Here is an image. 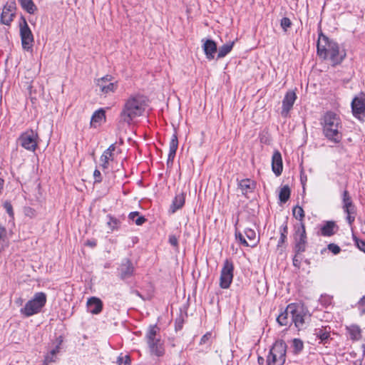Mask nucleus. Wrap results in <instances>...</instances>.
<instances>
[{
	"label": "nucleus",
	"instance_id": "nucleus-1",
	"mask_svg": "<svg viewBox=\"0 0 365 365\" xmlns=\"http://www.w3.org/2000/svg\"><path fill=\"white\" fill-rule=\"evenodd\" d=\"M317 53L321 58L330 60L333 65L339 64L346 56V52L340 50L336 42L322 34L319 35Z\"/></svg>",
	"mask_w": 365,
	"mask_h": 365
},
{
	"label": "nucleus",
	"instance_id": "nucleus-2",
	"mask_svg": "<svg viewBox=\"0 0 365 365\" xmlns=\"http://www.w3.org/2000/svg\"><path fill=\"white\" fill-rule=\"evenodd\" d=\"M324 135L330 141L338 143L342 138L341 121L339 116L331 111L327 112L321 120Z\"/></svg>",
	"mask_w": 365,
	"mask_h": 365
},
{
	"label": "nucleus",
	"instance_id": "nucleus-3",
	"mask_svg": "<svg viewBox=\"0 0 365 365\" xmlns=\"http://www.w3.org/2000/svg\"><path fill=\"white\" fill-rule=\"evenodd\" d=\"M287 345L282 341H276L267 357V365H283L285 362Z\"/></svg>",
	"mask_w": 365,
	"mask_h": 365
},
{
	"label": "nucleus",
	"instance_id": "nucleus-4",
	"mask_svg": "<svg viewBox=\"0 0 365 365\" xmlns=\"http://www.w3.org/2000/svg\"><path fill=\"white\" fill-rule=\"evenodd\" d=\"M137 118V98L130 96L125 103L120 115V121L131 125L135 123Z\"/></svg>",
	"mask_w": 365,
	"mask_h": 365
},
{
	"label": "nucleus",
	"instance_id": "nucleus-5",
	"mask_svg": "<svg viewBox=\"0 0 365 365\" xmlns=\"http://www.w3.org/2000/svg\"><path fill=\"white\" fill-rule=\"evenodd\" d=\"M293 309H289V312H292V323L299 330L305 327L309 322L310 314L307 309L301 304H293Z\"/></svg>",
	"mask_w": 365,
	"mask_h": 365
},
{
	"label": "nucleus",
	"instance_id": "nucleus-6",
	"mask_svg": "<svg viewBox=\"0 0 365 365\" xmlns=\"http://www.w3.org/2000/svg\"><path fill=\"white\" fill-rule=\"evenodd\" d=\"M46 302V296L43 292H38L34 297L29 300L21 309V314L26 317L32 316L40 312Z\"/></svg>",
	"mask_w": 365,
	"mask_h": 365
},
{
	"label": "nucleus",
	"instance_id": "nucleus-7",
	"mask_svg": "<svg viewBox=\"0 0 365 365\" xmlns=\"http://www.w3.org/2000/svg\"><path fill=\"white\" fill-rule=\"evenodd\" d=\"M19 26L22 48L25 51H30L32 50L34 38L31 30L24 16L21 17Z\"/></svg>",
	"mask_w": 365,
	"mask_h": 365
},
{
	"label": "nucleus",
	"instance_id": "nucleus-8",
	"mask_svg": "<svg viewBox=\"0 0 365 365\" xmlns=\"http://www.w3.org/2000/svg\"><path fill=\"white\" fill-rule=\"evenodd\" d=\"M233 263L230 260L226 259L220 273V286L222 289L230 287L233 279Z\"/></svg>",
	"mask_w": 365,
	"mask_h": 365
},
{
	"label": "nucleus",
	"instance_id": "nucleus-9",
	"mask_svg": "<svg viewBox=\"0 0 365 365\" xmlns=\"http://www.w3.org/2000/svg\"><path fill=\"white\" fill-rule=\"evenodd\" d=\"M96 86L98 88L99 91L105 95L114 93L118 88L117 81H115L110 75L96 79Z\"/></svg>",
	"mask_w": 365,
	"mask_h": 365
},
{
	"label": "nucleus",
	"instance_id": "nucleus-10",
	"mask_svg": "<svg viewBox=\"0 0 365 365\" xmlns=\"http://www.w3.org/2000/svg\"><path fill=\"white\" fill-rule=\"evenodd\" d=\"M38 134L33 130L22 133L19 140L21 145L27 150L34 151L38 145Z\"/></svg>",
	"mask_w": 365,
	"mask_h": 365
},
{
	"label": "nucleus",
	"instance_id": "nucleus-11",
	"mask_svg": "<svg viewBox=\"0 0 365 365\" xmlns=\"http://www.w3.org/2000/svg\"><path fill=\"white\" fill-rule=\"evenodd\" d=\"M16 4L14 0H10L6 2L2 9L1 14V23L2 24L10 26L16 16Z\"/></svg>",
	"mask_w": 365,
	"mask_h": 365
},
{
	"label": "nucleus",
	"instance_id": "nucleus-12",
	"mask_svg": "<svg viewBox=\"0 0 365 365\" xmlns=\"http://www.w3.org/2000/svg\"><path fill=\"white\" fill-rule=\"evenodd\" d=\"M245 234L250 242H247L245 240L241 232L237 231L235 232L236 239L239 240L240 242L245 246L251 247H255L259 242V238L257 237L255 231L251 228H246L245 230Z\"/></svg>",
	"mask_w": 365,
	"mask_h": 365
},
{
	"label": "nucleus",
	"instance_id": "nucleus-13",
	"mask_svg": "<svg viewBox=\"0 0 365 365\" xmlns=\"http://www.w3.org/2000/svg\"><path fill=\"white\" fill-rule=\"evenodd\" d=\"M343 208L344 212L347 214L346 220L349 225L354 221L356 210L355 207L352 203L351 197L348 192L344 190L343 192Z\"/></svg>",
	"mask_w": 365,
	"mask_h": 365
},
{
	"label": "nucleus",
	"instance_id": "nucleus-14",
	"mask_svg": "<svg viewBox=\"0 0 365 365\" xmlns=\"http://www.w3.org/2000/svg\"><path fill=\"white\" fill-rule=\"evenodd\" d=\"M295 249L297 252H302L305 250L307 244V236L305 226L303 222L300 223V227L295 232Z\"/></svg>",
	"mask_w": 365,
	"mask_h": 365
},
{
	"label": "nucleus",
	"instance_id": "nucleus-15",
	"mask_svg": "<svg viewBox=\"0 0 365 365\" xmlns=\"http://www.w3.org/2000/svg\"><path fill=\"white\" fill-rule=\"evenodd\" d=\"M351 108L355 117L361 118L365 113V98L364 95L355 97L351 102Z\"/></svg>",
	"mask_w": 365,
	"mask_h": 365
},
{
	"label": "nucleus",
	"instance_id": "nucleus-16",
	"mask_svg": "<svg viewBox=\"0 0 365 365\" xmlns=\"http://www.w3.org/2000/svg\"><path fill=\"white\" fill-rule=\"evenodd\" d=\"M296 98L297 96L295 92L289 91L286 93L282 101V109L281 112V114L283 117H287L289 112L292 108Z\"/></svg>",
	"mask_w": 365,
	"mask_h": 365
},
{
	"label": "nucleus",
	"instance_id": "nucleus-17",
	"mask_svg": "<svg viewBox=\"0 0 365 365\" xmlns=\"http://www.w3.org/2000/svg\"><path fill=\"white\" fill-rule=\"evenodd\" d=\"M115 144H112L109 146L108 149H106L100 158L101 166L103 169H107L109 166V163L113 161L115 158Z\"/></svg>",
	"mask_w": 365,
	"mask_h": 365
},
{
	"label": "nucleus",
	"instance_id": "nucleus-18",
	"mask_svg": "<svg viewBox=\"0 0 365 365\" xmlns=\"http://www.w3.org/2000/svg\"><path fill=\"white\" fill-rule=\"evenodd\" d=\"M202 49L205 52L206 58L208 60H212L217 52V45L215 42L211 39H202Z\"/></svg>",
	"mask_w": 365,
	"mask_h": 365
},
{
	"label": "nucleus",
	"instance_id": "nucleus-19",
	"mask_svg": "<svg viewBox=\"0 0 365 365\" xmlns=\"http://www.w3.org/2000/svg\"><path fill=\"white\" fill-rule=\"evenodd\" d=\"M148 346H153L154 341L161 339L160 328L157 325H151L148 327L145 335Z\"/></svg>",
	"mask_w": 365,
	"mask_h": 365
},
{
	"label": "nucleus",
	"instance_id": "nucleus-20",
	"mask_svg": "<svg viewBox=\"0 0 365 365\" xmlns=\"http://www.w3.org/2000/svg\"><path fill=\"white\" fill-rule=\"evenodd\" d=\"M106 120V111L103 108H100L93 113L91 120V126L96 128L104 123Z\"/></svg>",
	"mask_w": 365,
	"mask_h": 365
},
{
	"label": "nucleus",
	"instance_id": "nucleus-21",
	"mask_svg": "<svg viewBox=\"0 0 365 365\" xmlns=\"http://www.w3.org/2000/svg\"><path fill=\"white\" fill-rule=\"evenodd\" d=\"M293 304H289L286 309L278 316L277 321L281 326H287L292 323V312H289V309H293Z\"/></svg>",
	"mask_w": 365,
	"mask_h": 365
},
{
	"label": "nucleus",
	"instance_id": "nucleus-22",
	"mask_svg": "<svg viewBox=\"0 0 365 365\" xmlns=\"http://www.w3.org/2000/svg\"><path fill=\"white\" fill-rule=\"evenodd\" d=\"M62 341V338L59 337L58 345L45 356L43 361L45 365H50L51 363L56 361L57 354L60 351V346Z\"/></svg>",
	"mask_w": 365,
	"mask_h": 365
},
{
	"label": "nucleus",
	"instance_id": "nucleus-23",
	"mask_svg": "<svg viewBox=\"0 0 365 365\" xmlns=\"http://www.w3.org/2000/svg\"><path fill=\"white\" fill-rule=\"evenodd\" d=\"M272 168L276 175H279L282 171V159L279 151H275L272 155Z\"/></svg>",
	"mask_w": 365,
	"mask_h": 365
},
{
	"label": "nucleus",
	"instance_id": "nucleus-24",
	"mask_svg": "<svg viewBox=\"0 0 365 365\" xmlns=\"http://www.w3.org/2000/svg\"><path fill=\"white\" fill-rule=\"evenodd\" d=\"M185 202V195L184 193L181 192L176 195L170 205L169 212L172 214L175 213L177 210L183 207Z\"/></svg>",
	"mask_w": 365,
	"mask_h": 365
},
{
	"label": "nucleus",
	"instance_id": "nucleus-25",
	"mask_svg": "<svg viewBox=\"0 0 365 365\" xmlns=\"http://www.w3.org/2000/svg\"><path fill=\"white\" fill-rule=\"evenodd\" d=\"M151 354L160 357L165 354L164 341L161 339L155 340L153 343V346H148Z\"/></svg>",
	"mask_w": 365,
	"mask_h": 365
},
{
	"label": "nucleus",
	"instance_id": "nucleus-26",
	"mask_svg": "<svg viewBox=\"0 0 365 365\" xmlns=\"http://www.w3.org/2000/svg\"><path fill=\"white\" fill-rule=\"evenodd\" d=\"M87 307L91 313L97 314L101 312L103 304L98 298L91 297L87 302Z\"/></svg>",
	"mask_w": 365,
	"mask_h": 365
},
{
	"label": "nucleus",
	"instance_id": "nucleus-27",
	"mask_svg": "<svg viewBox=\"0 0 365 365\" xmlns=\"http://www.w3.org/2000/svg\"><path fill=\"white\" fill-rule=\"evenodd\" d=\"M255 182L250 179H243L240 181L239 187L244 195L252 192L255 188Z\"/></svg>",
	"mask_w": 365,
	"mask_h": 365
},
{
	"label": "nucleus",
	"instance_id": "nucleus-28",
	"mask_svg": "<svg viewBox=\"0 0 365 365\" xmlns=\"http://www.w3.org/2000/svg\"><path fill=\"white\" fill-rule=\"evenodd\" d=\"M336 224L332 221L327 222L321 228V234L323 236H331L336 230Z\"/></svg>",
	"mask_w": 365,
	"mask_h": 365
},
{
	"label": "nucleus",
	"instance_id": "nucleus-29",
	"mask_svg": "<svg viewBox=\"0 0 365 365\" xmlns=\"http://www.w3.org/2000/svg\"><path fill=\"white\" fill-rule=\"evenodd\" d=\"M20 5L26 11L30 14H34L37 11V6L32 0H18Z\"/></svg>",
	"mask_w": 365,
	"mask_h": 365
},
{
	"label": "nucleus",
	"instance_id": "nucleus-30",
	"mask_svg": "<svg viewBox=\"0 0 365 365\" xmlns=\"http://www.w3.org/2000/svg\"><path fill=\"white\" fill-rule=\"evenodd\" d=\"M178 146V140L176 135H173L169 145L168 160L173 161Z\"/></svg>",
	"mask_w": 365,
	"mask_h": 365
},
{
	"label": "nucleus",
	"instance_id": "nucleus-31",
	"mask_svg": "<svg viewBox=\"0 0 365 365\" xmlns=\"http://www.w3.org/2000/svg\"><path fill=\"white\" fill-rule=\"evenodd\" d=\"M234 43V41H230L220 46L218 49L217 58H222L227 55L232 51Z\"/></svg>",
	"mask_w": 365,
	"mask_h": 365
},
{
	"label": "nucleus",
	"instance_id": "nucleus-32",
	"mask_svg": "<svg viewBox=\"0 0 365 365\" xmlns=\"http://www.w3.org/2000/svg\"><path fill=\"white\" fill-rule=\"evenodd\" d=\"M290 188L288 185L283 186L279 191V198L281 202H286L290 197Z\"/></svg>",
	"mask_w": 365,
	"mask_h": 365
},
{
	"label": "nucleus",
	"instance_id": "nucleus-33",
	"mask_svg": "<svg viewBox=\"0 0 365 365\" xmlns=\"http://www.w3.org/2000/svg\"><path fill=\"white\" fill-rule=\"evenodd\" d=\"M350 337L353 340H358L361 336V329L358 326L351 325L347 327Z\"/></svg>",
	"mask_w": 365,
	"mask_h": 365
},
{
	"label": "nucleus",
	"instance_id": "nucleus-34",
	"mask_svg": "<svg viewBox=\"0 0 365 365\" xmlns=\"http://www.w3.org/2000/svg\"><path fill=\"white\" fill-rule=\"evenodd\" d=\"M120 222L111 217L108 216V221H107V225H108V232H112L115 230H117L119 227Z\"/></svg>",
	"mask_w": 365,
	"mask_h": 365
},
{
	"label": "nucleus",
	"instance_id": "nucleus-35",
	"mask_svg": "<svg viewBox=\"0 0 365 365\" xmlns=\"http://www.w3.org/2000/svg\"><path fill=\"white\" fill-rule=\"evenodd\" d=\"M292 213L294 217L299 220L302 222H303V220L304 218V212L302 207L297 205L293 208Z\"/></svg>",
	"mask_w": 365,
	"mask_h": 365
},
{
	"label": "nucleus",
	"instance_id": "nucleus-36",
	"mask_svg": "<svg viewBox=\"0 0 365 365\" xmlns=\"http://www.w3.org/2000/svg\"><path fill=\"white\" fill-rule=\"evenodd\" d=\"M212 339V332H210V331L207 332L201 337L200 341V344L210 346L211 344Z\"/></svg>",
	"mask_w": 365,
	"mask_h": 365
},
{
	"label": "nucleus",
	"instance_id": "nucleus-37",
	"mask_svg": "<svg viewBox=\"0 0 365 365\" xmlns=\"http://www.w3.org/2000/svg\"><path fill=\"white\" fill-rule=\"evenodd\" d=\"M117 364L118 365H130V358L128 355H120L117 359Z\"/></svg>",
	"mask_w": 365,
	"mask_h": 365
},
{
	"label": "nucleus",
	"instance_id": "nucleus-38",
	"mask_svg": "<svg viewBox=\"0 0 365 365\" xmlns=\"http://www.w3.org/2000/svg\"><path fill=\"white\" fill-rule=\"evenodd\" d=\"M153 294V287L151 284H149L148 289L145 294H139L138 296H140L143 300H149L151 299Z\"/></svg>",
	"mask_w": 365,
	"mask_h": 365
},
{
	"label": "nucleus",
	"instance_id": "nucleus-39",
	"mask_svg": "<svg viewBox=\"0 0 365 365\" xmlns=\"http://www.w3.org/2000/svg\"><path fill=\"white\" fill-rule=\"evenodd\" d=\"M292 346L296 352H299L303 349V342L298 339H294L292 341Z\"/></svg>",
	"mask_w": 365,
	"mask_h": 365
},
{
	"label": "nucleus",
	"instance_id": "nucleus-40",
	"mask_svg": "<svg viewBox=\"0 0 365 365\" xmlns=\"http://www.w3.org/2000/svg\"><path fill=\"white\" fill-rule=\"evenodd\" d=\"M3 206L6 210V212L9 215V216L14 217V210L11 202L9 201H6L4 202Z\"/></svg>",
	"mask_w": 365,
	"mask_h": 365
},
{
	"label": "nucleus",
	"instance_id": "nucleus-41",
	"mask_svg": "<svg viewBox=\"0 0 365 365\" xmlns=\"http://www.w3.org/2000/svg\"><path fill=\"white\" fill-rule=\"evenodd\" d=\"M281 237H280V240H279V242H284L286 237H287V223H285L284 225L282 226L281 227Z\"/></svg>",
	"mask_w": 365,
	"mask_h": 365
},
{
	"label": "nucleus",
	"instance_id": "nucleus-42",
	"mask_svg": "<svg viewBox=\"0 0 365 365\" xmlns=\"http://www.w3.org/2000/svg\"><path fill=\"white\" fill-rule=\"evenodd\" d=\"M291 26V21L289 18L284 17L282 18L281 20V26L284 31H287V29L290 27Z\"/></svg>",
	"mask_w": 365,
	"mask_h": 365
},
{
	"label": "nucleus",
	"instance_id": "nucleus-43",
	"mask_svg": "<svg viewBox=\"0 0 365 365\" xmlns=\"http://www.w3.org/2000/svg\"><path fill=\"white\" fill-rule=\"evenodd\" d=\"M328 249L329 251H331L332 253H334V255H336L338 253H339L340 252V247L335 245V244H329L328 245Z\"/></svg>",
	"mask_w": 365,
	"mask_h": 365
},
{
	"label": "nucleus",
	"instance_id": "nucleus-44",
	"mask_svg": "<svg viewBox=\"0 0 365 365\" xmlns=\"http://www.w3.org/2000/svg\"><path fill=\"white\" fill-rule=\"evenodd\" d=\"M24 213L26 216L32 218L36 216V211L34 209L31 207H26L24 210Z\"/></svg>",
	"mask_w": 365,
	"mask_h": 365
},
{
	"label": "nucleus",
	"instance_id": "nucleus-45",
	"mask_svg": "<svg viewBox=\"0 0 365 365\" xmlns=\"http://www.w3.org/2000/svg\"><path fill=\"white\" fill-rule=\"evenodd\" d=\"M317 335L319 337L322 341L327 340L329 336V333L323 332L322 330H319V332L317 333Z\"/></svg>",
	"mask_w": 365,
	"mask_h": 365
},
{
	"label": "nucleus",
	"instance_id": "nucleus-46",
	"mask_svg": "<svg viewBox=\"0 0 365 365\" xmlns=\"http://www.w3.org/2000/svg\"><path fill=\"white\" fill-rule=\"evenodd\" d=\"M356 244L357 247L365 253V241L361 240H356Z\"/></svg>",
	"mask_w": 365,
	"mask_h": 365
},
{
	"label": "nucleus",
	"instance_id": "nucleus-47",
	"mask_svg": "<svg viewBox=\"0 0 365 365\" xmlns=\"http://www.w3.org/2000/svg\"><path fill=\"white\" fill-rule=\"evenodd\" d=\"M6 237V228L0 225V240H4Z\"/></svg>",
	"mask_w": 365,
	"mask_h": 365
},
{
	"label": "nucleus",
	"instance_id": "nucleus-48",
	"mask_svg": "<svg viewBox=\"0 0 365 365\" xmlns=\"http://www.w3.org/2000/svg\"><path fill=\"white\" fill-rule=\"evenodd\" d=\"M169 242L173 246L176 247L178 245V239H177V237L175 236H174V235L170 236V237H169Z\"/></svg>",
	"mask_w": 365,
	"mask_h": 365
},
{
	"label": "nucleus",
	"instance_id": "nucleus-49",
	"mask_svg": "<svg viewBox=\"0 0 365 365\" xmlns=\"http://www.w3.org/2000/svg\"><path fill=\"white\" fill-rule=\"evenodd\" d=\"M93 176L96 182H101V172L98 170H96L93 173Z\"/></svg>",
	"mask_w": 365,
	"mask_h": 365
},
{
	"label": "nucleus",
	"instance_id": "nucleus-50",
	"mask_svg": "<svg viewBox=\"0 0 365 365\" xmlns=\"http://www.w3.org/2000/svg\"><path fill=\"white\" fill-rule=\"evenodd\" d=\"M359 305L362 308L365 306V296H364L359 302Z\"/></svg>",
	"mask_w": 365,
	"mask_h": 365
},
{
	"label": "nucleus",
	"instance_id": "nucleus-51",
	"mask_svg": "<svg viewBox=\"0 0 365 365\" xmlns=\"http://www.w3.org/2000/svg\"><path fill=\"white\" fill-rule=\"evenodd\" d=\"M145 219L144 217L138 216V225H142L143 223L145 222Z\"/></svg>",
	"mask_w": 365,
	"mask_h": 365
},
{
	"label": "nucleus",
	"instance_id": "nucleus-52",
	"mask_svg": "<svg viewBox=\"0 0 365 365\" xmlns=\"http://www.w3.org/2000/svg\"><path fill=\"white\" fill-rule=\"evenodd\" d=\"M136 216H137V212H130V215H129V217H130L131 220H134V218H135V217H136Z\"/></svg>",
	"mask_w": 365,
	"mask_h": 365
},
{
	"label": "nucleus",
	"instance_id": "nucleus-53",
	"mask_svg": "<svg viewBox=\"0 0 365 365\" xmlns=\"http://www.w3.org/2000/svg\"><path fill=\"white\" fill-rule=\"evenodd\" d=\"M128 272H126L125 274H123V277H125L127 274H130L132 272V270H130V267H128Z\"/></svg>",
	"mask_w": 365,
	"mask_h": 365
},
{
	"label": "nucleus",
	"instance_id": "nucleus-54",
	"mask_svg": "<svg viewBox=\"0 0 365 365\" xmlns=\"http://www.w3.org/2000/svg\"><path fill=\"white\" fill-rule=\"evenodd\" d=\"M86 245H89V246H91V247H94V246H96V242H90V241H88V242H86Z\"/></svg>",
	"mask_w": 365,
	"mask_h": 365
},
{
	"label": "nucleus",
	"instance_id": "nucleus-55",
	"mask_svg": "<svg viewBox=\"0 0 365 365\" xmlns=\"http://www.w3.org/2000/svg\"><path fill=\"white\" fill-rule=\"evenodd\" d=\"M262 361H263V358H262V357L258 358L259 363L262 362Z\"/></svg>",
	"mask_w": 365,
	"mask_h": 365
},
{
	"label": "nucleus",
	"instance_id": "nucleus-56",
	"mask_svg": "<svg viewBox=\"0 0 365 365\" xmlns=\"http://www.w3.org/2000/svg\"><path fill=\"white\" fill-rule=\"evenodd\" d=\"M262 361H263V358H262V357L258 358L259 363L262 362Z\"/></svg>",
	"mask_w": 365,
	"mask_h": 365
},
{
	"label": "nucleus",
	"instance_id": "nucleus-57",
	"mask_svg": "<svg viewBox=\"0 0 365 365\" xmlns=\"http://www.w3.org/2000/svg\"><path fill=\"white\" fill-rule=\"evenodd\" d=\"M140 101L144 103L145 106H146L145 103H146L147 100L143 99V100H140Z\"/></svg>",
	"mask_w": 365,
	"mask_h": 365
},
{
	"label": "nucleus",
	"instance_id": "nucleus-58",
	"mask_svg": "<svg viewBox=\"0 0 365 365\" xmlns=\"http://www.w3.org/2000/svg\"><path fill=\"white\" fill-rule=\"evenodd\" d=\"M296 264H297V260L294 259V264L296 265Z\"/></svg>",
	"mask_w": 365,
	"mask_h": 365
},
{
	"label": "nucleus",
	"instance_id": "nucleus-59",
	"mask_svg": "<svg viewBox=\"0 0 365 365\" xmlns=\"http://www.w3.org/2000/svg\"><path fill=\"white\" fill-rule=\"evenodd\" d=\"M363 309V311H365V309L362 308Z\"/></svg>",
	"mask_w": 365,
	"mask_h": 365
},
{
	"label": "nucleus",
	"instance_id": "nucleus-60",
	"mask_svg": "<svg viewBox=\"0 0 365 365\" xmlns=\"http://www.w3.org/2000/svg\"><path fill=\"white\" fill-rule=\"evenodd\" d=\"M363 309V311H365V309L362 308Z\"/></svg>",
	"mask_w": 365,
	"mask_h": 365
}]
</instances>
